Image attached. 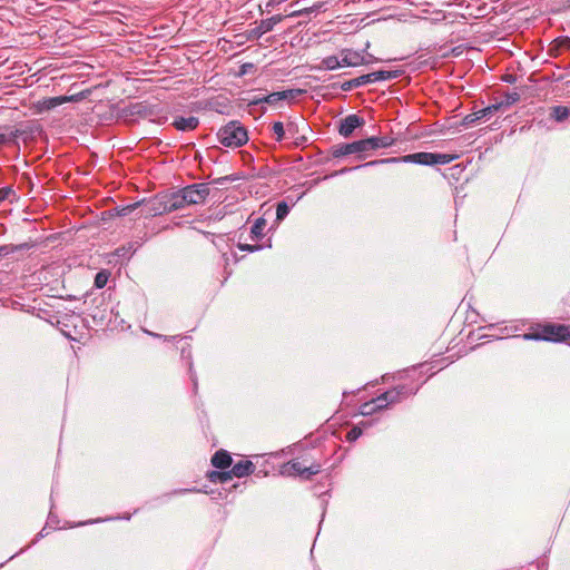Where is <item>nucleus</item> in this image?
<instances>
[{
	"label": "nucleus",
	"mask_w": 570,
	"mask_h": 570,
	"mask_svg": "<svg viewBox=\"0 0 570 570\" xmlns=\"http://www.w3.org/2000/svg\"><path fill=\"white\" fill-rule=\"evenodd\" d=\"M401 76L400 70H377L367 75H362L354 79L347 80L341 85L343 91H351L368 83L396 79Z\"/></svg>",
	"instance_id": "obj_5"
},
{
	"label": "nucleus",
	"mask_w": 570,
	"mask_h": 570,
	"mask_svg": "<svg viewBox=\"0 0 570 570\" xmlns=\"http://www.w3.org/2000/svg\"><path fill=\"white\" fill-rule=\"evenodd\" d=\"M181 357L188 360L190 380L193 381L194 391H197L198 381H197L196 373L194 372V368H193L191 351H190L189 346L181 347Z\"/></svg>",
	"instance_id": "obj_21"
},
{
	"label": "nucleus",
	"mask_w": 570,
	"mask_h": 570,
	"mask_svg": "<svg viewBox=\"0 0 570 570\" xmlns=\"http://www.w3.org/2000/svg\"><path fill=\"white\" fill-rule=\"evenodd\" d=\"M254 464L252 461H239L238 463L234 464L232 470V473L236 478H244L254 472Z\"/></svg>",
	"instance_id": "obj_17"
},
{
	"label": "nucleus",
	"mask_w": 570,
	"mask_h": 570,
	"mask_svg": "<svg viewBox=\"0 0 570 570\" xmlns=\"http://www.w3.org/2000/svg\"><path fill=\"white\" fill-rule=\"evenodd\" d=\"M281 4H282L281 0H269L265 4V11L271 12L273 9H275L276 7H278ZM262 12H264V10H262Z\"/></svg>",
	"instance_id": "obj_34"
},
{
	"label": "nucleus",
	"mask_w": 570,
	"mask_h": 570,
	"mask_svg": "<svg viewBox=\"0 0 570 570\" xmlns=\"http://www.w3.org/2000/svg\"><path fill=\"white\" fill-rule=\"evenodd\" d=\"M520 100L518 92H509L504 96V99L500 102L502 106H511Z\"/></svg>",
	"instance_id": "obj_32"
},
{
	"label": "nucleus",
	"mask_w": 570,
	"mask_h": 570,
	"mask_svg": "<svg viewBox=\"0 0 570 570\" xmlns=\"http://www.w3.org/2000/svg\"><path fill=\"white\" fill-rule=\"evenodd\" d=\"M313 12V8H306V9H303V10H297V11H294L289 14V17H301L303 14H308Z\"/></svg>",
	"instance_id": "obj_41"
},
{
	"label": "nucleus",
	"mask_w": 570,
	"mask_h": 570,
	"mask_svg": "<svg viewBox=\"0 0 570 570\" xmlns=\"http://www.w3.org/2000/svg\"><path fill=\"white\" fill-rule=\"evenodd\" d=\"M560 46L566 49H570V38L560 39Z\"/></svg>",
	"instance_id": "obj_43"
},
{
	"label": "nucleus",
	"mask_w": 570,
	"mask_h": 570,
	"mask_svg": "<svg viewBox=\"0 0 570 570\" xmlns=\"http://www.w3.org/2000/svg\"><path fill=\"white\" fill-rule=\"evenodd\" d=\"M376 401H379L380 404L383 405V409H386L392 404L400 403V396H397V392H395V390L392 389L379 395L376 397Z\"/></svg>",
	"instance_id": "obj_19"
},
{
	"label": "nucleus",
	"mask_w": 570,
	"mask_h": 570,
	"mask_svg": "<svg viewBox=\"0 0 570 570\" xmlns=\"http://www.w3.org/2000/svg\"><path fill=\"white\" fill-rule=\"evenodd\" d=\"M340 67H344L342 59L340 60L336 56L325 57L321 62V68L325 70H335Z\"/></svg>",
	"instance_id": "obj_22"
},
{
	"label": "nucleus",
	"mask_w": 570,
	"mask_h": 570,
	"mask_svg": "<svg viewBox=\"0 0 570 570\" xmlns=\"http://www.w3.org/2000/svg\"><path fill=\"white\" fill-rule=\"evenodd\" d=\"M370 423H361L356 426H353L346 434V440L348 442H354L356 441L363 433V428L362 426H368Z\"/></svg>",
	"instance_id": "obj_26"
},
{
	"label": "nucleus",
	"mask_w": 570,
	"mask_h": 570,
	"mask_svg": "<svg viewBox=\"0 0 570 570\" xmlns=\"http://www.w3.org/2000/svg\"><path fill=\"white\" fill-rule=\"evenodd\" d=\"M364 124V119L355 114L346 116L342 119L338 128V132L341 136L347 138L353 131L361 127Z\"/></svg>",
	"instance_id": "obj_13"
},
{
	"label": "nucleus",
	"mask_w": 570,
	"mask_h": 570,
	"mask_svg": "<svg viewBox=\"0 0 570 570\" xmlns=\"http://www.w3.org/2000/svg\"><path fill=\"white\" fill-rule=\"evenodd\" d=\"M342 62L345 67H356L365 63H370L372 61H376V58H374L372 55H367L368 58L363 56L361 52L353 51V50H344L342 52Z\"/></svg>",
	"instance_id": "obj_12"
},
{
	"label": "nucleus",
	"mask_w": 570,
	"mask_h": 570,
	"mask_svg": "<svg viewBox=\"0 0 570 570\" xmlns=\"http://www.w3.org/2000/svg\"><path fill=\"white\" fill-rule=\"evenodd\" d=\"M199 120L197 117L190 116V117H177L173 126L179 130V131H190L198 127Z\"/></svg>",
	"instance_id": "obj_15"
},
{
	"label": "nucleus",
	"mask_w": 570,
	"mask_h": 570,
	"mask_svg": "<svg viewBox=\"0 0 570 570\" xmlns=\"http://www.w3.org/2000/svg\"><path fill=\"white\" fill-rule=\"evenodd\" d=\"M291 207L286 202H279L276 207V220H283L289 213Z\"/></svg>",
	"instance_id": "obj_29"
},
{
	"label": "nucleus",
	"mask_w": 570,
	"mask_h": 570,
	"mask_svg": "<svg viewBox=\"0 0 570 570\" xmlns=\"http://www.w3.org/2000/svg\"><path fill=\"white\" fill-rule=\"evenodd\" d=\"M184 197L188 205H197L205 202L209 195V187L205 183L193 184L183 188Z\"/></svg>",
	"instance_id": "obj_8"
},
{
	"label": "nucleus",
	"mask_w": 570,
	"mask_h": 570,
	"mask_svg": "<svg viewBox=\"0 0 570 570\" xmlns=\"http://www.w3.org/2000/svg\"><path fill=\"white\" fill-rule=\"evenodd\" d=\"M46 530H47V527H45L38 534H37V538L36 540L33 541V543L39 539V538H43L47 533H46Z\"/></svg>",
	"instance_id": "obj_44"
},
{
	"label": "nucleus",
	"mask_w": 570,
	"mask_h": 570,
	"mask_svg": "<svg viewBox=\"0 0 570 570\" xmlns=\"http://www.w3.org/2000/svg\"><path fill=\"white\" fill-rule=\"evenodd\" d=\"M266 227V219L264 217H259L255 220L253 226L250 227L249 239L253 242L259 240L264 236V229Z\"/></svg>",
	"instance_id": "obj_18"
},
{
	"label": "nucleus",
	"mask_w": 570,
	"mask_h": 570,
	"mask_svg": "<svg viewBox=\"0 0 570 570\" xmlns=\"http://www.w3.org/2000/svg\"><path fill=\"white\" fill-rule=\"evenodd\" d=\"M115 519H116V518H108L107 520H108V521H111V520H115Z\"/></svg>",
	"instance_id": "obj_50"
},
{
	"label": "nucleus",
	"mask_w": 570,
	"mask_h": 570,
	"mask_svg": "<svg viewBox=\"0 0 570 570\" xmlns=\"http://www.w3.org/2000/svg\"><path fill=\"white\" fill-rule=\"evenodd\" d=\"M232 462V456L226 450H218L212 458V464L220 470L229 468Z\"/></svg>",
	"instance_id": "obj_16"
},
{
	"label": "nucleus",
	"mask_w": 570,
	"mask_h": 570,
	"mask_svg": "<svg viewBox=\"0 0 570 570\" xmlns=\"http://www.w3.org/2000/svg\"><path fill=\"white\" fill-rule=\"evenodd\" d=\"M272 130L276 136V141H282L285 138L286 130L284 128L283 122L275 121L272 126Z\"/></svg>",
	"instance_id": "obj_30"
},
{
	"label": "nucleus",
	"mask_w": 570,
	"mask_h": 570,
	"mask_svg": "<svg viewBox=\"0 0 570 570\" xmlns=\"http://www.w3.org/2000/svg\"><path fill=\"white\" fill-rule=\"evenodd\" d=\"M222 474L223 475H220V478H219V483H225V482L232 480L233 476H234L233 473H232V470H229V471H222Z\"/></svg>",
	"instance_id": "obj_40"
},
{
	"label": "nucleus",
	"mask_w": 570,
	"mask_h": 570,
	"mask_svg": "<svg viewBox=\"0 0 570 570\" xmlns=\"http://www.w3.org/2000/svg\"><path fill=\"white\" fill-rule=\"evenodd\" d=\"M293 127H294V125H293V124H289V125L287 126V131H288V132H292Z\"/></svg>",
	"instance_id": "obj_48"
},
{
	"label": "nucleus",
	"mask_w": 570,
	"mask_h": 570,
	"mask_svg": "<svg viewBox=\"0 0 570 570\" xmlns=\"http://www.w3.org/2000/svg\"><path fill=\"white\" fill-rule=\"evenodd\" d=\"M14 247L11 246V245H3V246H0V256H7L11 253L14 252Z\"/></svg>",
	"instance_id": "obj_38"
},
{
	"label": "nucleus",
	"mask_w": 570,
	"mask_h": 570,
	"mask_svg": "<svg viewBox=\"0 0 570 570\" xmlns=\"http://www.w3.org/2000/svg\"><path fill=\"white\" fill-rule=\"evenodd\" d=\"M364 165H365V164L360 165V166H355V167H353V168H347V167L342 168V169H340V170H337V171L333 173V174L331 175V177H334V176H337V175H343V174H346V173H348V171H351V170H354V169H358V168L365 167Z\"/></svg>",
	"instance_id": "obj_37"
},
{
	"label": "nucleus",
	"mask_w": 570,
	"mask_h": 570,
	"mask_svg": "<svg viewBox=\"0 0 570 570\" xmlns=\"http://www.w3.org/2000/svg\"><path fill=\"white\" fill-rule=\"evenodd\" d=\"M524 340L567 342L570 340V326L563 324H547L540 332L523 335Z\"/></svg>",
	"instance_id": "obj_4"
},
{
	"label": "nucleus",
	"mask_w": 570,
	"mask_h": 570,
	"mask_svg": "<svg viewBox=\"0 0 570 570\" xmlns=\"http://www.w3.org/2000/svg\"><path fill=\"white\" fill-rule=\"evenodd\" d=\"M283 19L284 17L282 14H275L271 18L261 20L256 27L247 31V39L252 41L258 40L263 35L272 31Z\"/></svg>",
	"instance_id": "obj_9"
},
{
	"label": "nucleus",
	"mask_w": 570,
	"mask_h": 570,
	"mask_svg": "<svg viewBox=\"0 0 570 570\" xmlns=\"http://www.w3.org/2000/svg\"><path fill=\"white\" fill-rule=\"evenodd\" d=\"M147 334H149L150 336H154V337H157V338H163L164 341H176L179 336H164V335H160V334H157V333H153V332H149V331H145Z\"/></svg>",
	"instance_id": "obj_39"
},
{
	"label": "nucleus",
	"mask_w": 570,
	"mask_h": 570,
	"mask_svg": "<svg viewBox=\"0 0 570 570\" xmlns=\"http://www.w3.org/2000/svg\"><path fill=\"white\" fill-rule=\"evenodd\" d=\"M456 158L454 155L449 154H435V153H415L405 155L402 157H392V158H384L379 160H372L368 163H365L364 166H376L380 164H395V163H413L419 165H446L453 161Z\"/></svg>",
	"instance_id": "obj_1"
},
{
	"label": "nucleus",
	"mask_w": 570,
	"mask_h": 570,
	"mask_svg": "<svg viewBox=\"0 0 570 570\" xmlns=\"http://www.w3.org/2000/svg\"><path fill=\"white\" fill-rule=\"evenodd\" d=\"M302 94L299 89H288L284 91H275L264 97H257L253 104L265 102L268 105H276L282 100L294 99Z\"/></svg>",
	"instance_id": "obj_11"
},
{
	"label": "nucleus",
	"mask_w": 570,
	"mask_h": 570,
	"mask_svg": "<svg viewBox=\"0 0 570 570\" xmlns=\"http://www.w3.org/2000/svg\"><path fill=\"white\" fill-rule=\"evenodd\" d=\"M513 80H514V77L511 75H508L504 77V81H507V82H512Z\"/></svg>",
	"instance_id": "obj_47"
},
{
	"label": "nucleus",
	"mask_w": 570,
	"mask_h": 570,
	"mask_svg": "<svg viewBox=\"0 0 570 570\" xmlns=\"http://www.w3.org/2000/svg\"><path fill=\"white\" fill-rule=\"evenodd\" d=\"M17 138L16 132H11L9 136L0 132V146L4 145L8 141L14 140Z\"/></svg>",
	"instance_id": "obj_35"
},
{
	"label": "nucleus",
	"mask_w": 570,
	"mask_h": 570,
	"mask_svg": "<svg viewBox=\"0 0 570 570\" xmlns=\"http://www.w3.org/2000/svg\"><path fill=\"white\" fill-rule=\"evenodd\" d=\"M322 465L320 463H312L308 466L303 465L298 461H289L282 466L281 473L287 476L299 475L305 480H309L313 475L321 472Z\"/></svg>",
	"instance_id": "obj_6"
},
{
	"label": "nucleus",
	"mask_w": 570,
	"mask_h": 570,
	"mask_svg": "<svg viewBox=\"0 0 570 570\" xmlns=\"http://www.w3.org/2000/svg\"><path fill=\"white\" fill-rule=\"evenodd\" d=\"M183 188L169 195L156 198L145 205L147 216H157L164 213H171L187 206Z\"/></svg>",
	"instance_id": "obj_2"
},
{
	"label": "nucleus",
	"mask_w": 570,
	"mask_h": 570,
	"mask_svg": "<svg viewBox=\"0 0 570 570\" xmlns=\"http://www.w3.org/2000/svg\"><path fill=\"white\" fill-rule=\"evenodd\" d=\"M102 520L101 519H97V520H89V521H86V522H81L79 523L80 525H85V524H91V523H97V522H101Z\"/></svg>",
	"instance_id": "obj_45"
},
{
	"label": "nucleus",
	"mask_w": 570,
	"mask_h": 570,
	"mask_svg": "<svg viewBox=\"0 0 570 570\" xmlns=\"http://www.w3.org/2000/svg\"><path fill=\"white\" fill-rule=\"evenodd\" d=\"M202 490H198L196 488H191V489H178V490H175L171 492V494H184V493H187V492H200Z\"/></svg>",
	"instance_id": "obj_42"
},
{
	"label": "nucleus",
	"mask_w": 570,
	"mask_h": 570,
	"mask_svg": "<svg viewBox=\"0 0 570 570\" xmlns=\"http://www.w3.org/2000/svg\"><path fill=\"white\" fill-rule=\"evenodd\" d=\"M220 475H223V474H222V471H209V472L207 473V478H208V480H209L210 482H214V483L219 482V478H220Z\"/></svg>",
	"instance_id": "obj_36"
},
{
	"label": "nucleus",
	"mask_w": 570,
	"mask_h": 570,
	"mask_svg": "<svg viewBox=\"0 0 570 570\" xmlns=\"http://www.w3.org/2000/svg\"><path fill=\"white\" fill-rule=\"evenodd\" d=\"M18 199L16 190L11 186H6L0 188V203L4 200H9L13 203Z\"/></svg>",
	"instance_id": "obj_25"
},
{
	"label": "nucleus",
	"mask_w": 570,
	"mask_h": 570,
	"mask_svg": "<svg viewBox=\"0 0 570 570\" xmlns=\"http://www.w3.org/2000/svg\"><path fill=\"white\" fill-rule=\"evenodd\" d=\"M110 273L107 269L98 272L95 276V286L104 288L109 279Z\"/></svg>",
	"instance_id": "obj_27"
},
{
	"label": "nucleus",
	"mask_w": 570,
	"mask_h": 570,
	"mask_svg": "<svg viewBox=\"0 0 570 570\" xmlns=\"http://www.w3.org/2000/svg\"><path fill=\"white\" fill-rule=\"evenodd\" d=\"M71 99L72 97H53L46 100L43 105L46 109H52Z\"/></svg>",
	"instance_id": "obj_28"
},
{
	"label": "nucleus",
	"mask_w": 570,
	"mask_h": 570,
	"mask_svg": "<svg viewBox=\"0 0 570 570\" xmlns=\"http://www.w3.org/2000/svg\"><path fill=\"white\" fill-rule=\"evenodd\" d=\"M24 550H26V549H21V550L18 552V554H19V553H21V552H23ZM16 556H17V553H16V554H13V556H11V557L9 558V560L14 559V557H16Z\"/></svg>",
	"instance_id": "obj_49"
},
{
	"label": "nucleus",
	"mask_w": 570,
	"mask_h": 570,
	"mask_svg": "<svg viewBox=\"0 0 570 570\" xmlns=\"http://www.w3.org/2000/svg\"><path fill=\"white\" fill-rule=\"evenodd\" d=\"M395 392H397V396H400V402H402L404 399L416 394L419 391V387H411L407 385H399L394 387Z\"/></svg>",
	"instance_id": "obj_24"
},
{
	"label": "nucleus",
	"mask_w": 570,
	"mask_h": 570,
	"mask_svg": "<svg viewBox=\"0 0 570 570\" xmlns=\"http://www.w3.org/2000/svg\"><path fill=\"white\" fill-rule=\"evenodd\" d=\"M217 137L222 145L229 148L240 147L248 140L246 128L238 121H229L223 126L218 130Z\"/></svg>",
	"instance_id": "obj_3"
},
{
	"label": "nucleus",
	"mask_w": 570,
	"mask_h": 570,
	"mask_svg": "<svg viewBox=\"0 0 570 570\" xmlns=\"http://www.w3.org/2000/svg\"><path fill=\"white\" fill-rule=\"evenodd\" d=\"M365 151H367L365 146V139H361L348 144L334 145L332 147L331 154L334 158H341L347 155L357 154L358 158L361 159L363 158L361 154Z\"/></svg>",
	"instance_id": "obj_7"
},
{
	"label": "nucleus",
	"mask_w": 570,
	"mask_h": 570,
	"mask_svg": "<svg viewBox=\"0 0 570 570\" xmlns=\"http://www.w3.org/2000/svg\"><path fill=\"white\" fill-rule=\"evenodd\" d=\"M265 246L263 245H250V244H238V248L243 252H249V253H254V252H257V250H261L263 249Z\"/></svg>",
	"instance_id": "obj_33"
},
{
	"label": "nucleus",
	"mask_w": 570,
	"mask_h": 570,
	"mask_svg": "<svg viewBox=\"0 0 570 570\" xmlns=\"http://www.w3.org/2000/svg\"><path fill=\"white\" fill-rule=\"evenodd\" d=\"M383 410V405L380 404L379 401H376V397L365 402L360 407V413L364 416L372 415L373 413Z\"/></svg>",
	"instance_id": "obj_20"
},
{
	"label": "nucleus",
	"mask_w": 570,
	"mask_h": 570,
	"mask_svg": "<svg viewBox=\"0 0 570 570\" xmlns=\"http://www.w3.org/2000/svg\"><path fill=\"white\" fill-rule=\"evenodd\" d=\"M228 180H230V178L228 176H226V177H222V178L217 179V183L223 184L224 181H228Z\"/></svg>",
	"instance_id": "obj_46"
},
{
	"label": "nucleus",
	"mask_w": 570,
	"mask_h": 570,
	"mask_svg": "<svg viewBox=\"0 0 570 570\" xmlns=\"http://www.w3.org/2000/svg\"><path fill=\"white\" fill-rule=\"evenodd\" d=\"M570 114V109L564 106H554L551 109V118L554 119L557 122L564 121Z\"/></svg>",
	"instance_id": "obj_23"
},
{
	"label": "nucleus",
	"mask_w": 570,
	"mask_h": 570,
	"mask_svg": "<svg viewBox=\"0 0 570 570\" xmlns=\"http://www.w3.org/2000/svg\"><path fill=\"white\" fill-rule=\"evenodd\" d=\"M394 144V139L390 136L370 137L365 139L366 150H376L380 148H387Z\"/></svg>",
	"instance_id": "obj_14"
},
{
	"label": "nucleus",
	"mask_w": 570,
	"mask_h": 570,
	"mask_svg": "<svg viewBox=\"0 0 570 570\" xmlns=\"http://www.w3.org/2000/svg\"><path fill=\"white\" fill-rule=\"evenodd\" d=\"M142 203H144V200L142 202H136V203H132L130 205L124 206V207L118 209V215L119 216H127L130 213H132L134 210H136L138 207H140L142 205Z\"/></svg>",
	"instance_id": "obj_31"
},
{
	"label": "nucleus",
	"mask_w": 570,
	"mask_h": 570,
	"mask_svg": "<svg viewBox=\"0 0 570 570\" xmlns=\"http://www.w3.org/2000/svg\"><path fill=\"white\" fill-rule=\"evenodd\" d=\"M502 107V104H493L485 108H482L478 111L471 112L466 115L463 120L462 125L464 127H471L474 124H476L480 120H488L490 119L494 112H497Z\"/></svg>",
	"instance_id": "obj_10"
}]
</instances>
